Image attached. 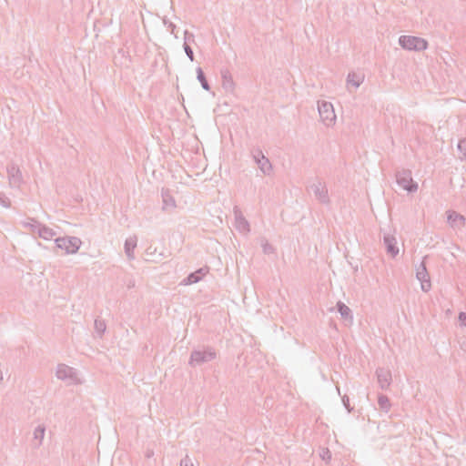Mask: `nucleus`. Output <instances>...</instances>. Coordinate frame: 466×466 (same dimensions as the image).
<instances>
[{"mask_svg":"<svg viewBox=\"0 0 466 466\" xmlns=\"http://www.w3.org/2000/svg\"><path fill=\"white\" fill-rule=\"evenodd\" d=\"M338 312L341 315V317L345 319L349 318H352L350 309L345 305L343 302L339 301L336 305Z\"/></svg>","mask_w":466,"mask_h":466,"instance_id":"4be33fe9","label":"nucleus"},{"mask_svg":"<svg viewBox=\"0 0 466 466\" xmlns=\"http://www.w3.org/2000/svg\"><path fill=\"white\" fill-rule=\"evenodd\" d=\"M319 116L326 126H330L336 120V114L331 103L321 101L318 104Z\"/></svg>","mask_w":466,"mask_h":466,"instance_id":"423d86ee","label":"nucleus"},{"mask_svg":"<svg viewBox=\"0 0 466 466\" xmlns=\"http://www.w3.org/2000/svg\"><path fill=\"white\" fill-rule=\"evenodd\" d=\"M364 76L361 75H359L355 72L349 73L347 76V83L349 85H351L355 88H358L360 84L363 82Z\"/></svg>","mask_w":466,"mask_h":466,"instance_id":"6ab92c4d","label":"nucleus"},{"mask_svg":"<svg viewBox=\"0 0 466 466\" xmlns=\"http://www.w3.org/2000/svg\"><path fill=\"white\" fill-rule=\"evenodd\" d=\"M376 376L380 389L388 390L392 380L390 370L385 368H378L376 370Z\"/></svg>","mask_w":466,"mask_h":466,"instance_id":"9b49d317","label":"nucleus"},{"mask_svg":"<svg viewBox=\"0 0 466 466\" xmlns=\"http://www.w3.org/2000/svg\"><path fill=\"white\" fill-rule=\"evenodd\" d=\"M208 272V268L207 267L200 268L197 269L196 271L191 272L190 274H188L182 280L181 283L184 284V285H192V284L198 283V281H200L204 278V276Z\"/></svg>","mask_w":466,"mask_h":466,"instance_id":"f8f14e48","label":"nucleus"},{"mask_svg":"<svg viewBox=\"0 0 466 466\" xmlns=\"http://www.w3.org/2000/svg\"><path fill=\"white\" fill-rule=\"evenodd\" d=\"M180 466H194L188 456L180 461Z\"/></svg>","mask_w":466,"mask_h":466,"instance_id":"72a5a7b5","label":"nucleus"},{"mask_svg":"<svg viewBox=\"0 0 466 466\" xmlns=\"http://www.w3.org/2000/svg\"><path fill=\"white\" fill-rule=\"evenodd\" d=\"M106 329V323L102 319H96L95 320V329L96 332L98 334V336L101 338L103 334L105 333Z\"/></svg>","mask_w":466,"mask_h":466,"instance_id":"a878e982","label":"nucleus"},{"mask_svg":"<svg viewBox=\"0 0 466 466\" xmlns=\"http://www.w3.org/2000/svg\"><path fill=\"white\" fill-rule=\"evenodd\" d=\"M35 227H37V234L40 238L44 239H51L56 233L52 228H49L46 225L43 224H34Z\"/></svg>","mask_w":466,"mask_h":466,"instance_id":"a211bd4d","label":"nucleus"},{"mask_svg":"<svg viewBox=\"0 0 466 466\" xmlns=\"http://www.w3.org/2000/svg\"><path fill=\"white\" fill-rule=\"evenodd\" d=\"M33 224H41V223L38 222L37 220H35V218H29L28 221L23 222V226L25 228H29L33 233H36L37 232V227H35Z\"/></svg>","mask_w":466,"mask_h":466,"instance_id":"bb28decb","label":"nucleus"},{"mask_svg":"<svg viewBox=\"0 0 466 466\" xmlns=\"http://www.w3.org/2000/svg\"><path fill=\"white\" fill-rule=\"evenodd\" d=\"M458 149L466 157V138L461 139L458 143Z\"/></svg>","mask_w":466,"mask_h":466,"instance_id":"c756f323","label":"nucleus"},{"mask_svg":"<svg viewBox=\"0 0 466 466\" xmlns=\"http://www.w3.org/2000/svg\"><path fill=\"white\" fill-rule=\"evenodd\" d=\"M320 457L323 461H329L331 460V452L329 449H325L322 451V453L320 454Z\"/></svg>","mask_w":466,"mask_h":466,"instance_id":"473e14b6","label":"nucleus"},{"mask_svg":"<svg viewBox=\"0 0 466 466\" xmlns=\"http://www.w3.org/2000/svg\"><path fill=\"white\" fill-rule=\"evenodd\" d=\"M309 189L311 190L316 198L322 204L329 203V197L326 184L322 182L319 177L316 178V182L309 186Z\"/></svg>","mask_w":466,"mask_h":466,"instance_id":"0eeeda50","label":"nucleus"},{"mask_svg":"<svg viewBox=\"0 0 466 466\" xmlns=\"http://www.w3.org/2000/svg\"><path fill=\"white\" fill-rule=\"evenodd\" d=\"M383 243L386 248V251L392 258H395L399 254V248L397 247V240L392 235H385L383 237Z\"/></svg>","mask_w":466,"mask_h":466,"instance_id":"ddd939ff","label":"nucleus"},{"mask_svg":"<svg viewBox=\"0 0 466 466\" xmlns=\"http://www.w3.org/2000/svg\"><path fill=\"white\" fill-rule=\"evenodd\" d=\"M342 403L349 412H350L353 410V408L350 404V398L347 395H344L342 397Z\"/></svg>","mask_w":466,"mask_h":466,"instance_id":"2f4dec72","label":"nucleus"},{"mask_svg":"<svg viewBox=\"0 0 466 466\" xmlns=\"http://www.w3.org/2000/svg\"><path fill=\"white\" fill-rule=\"evenodd\" d=\"M137 237H132L125 241L124 248L125 253L129 259H134V249L137 247Z\"/></svg>","mask_w":466,"mask_h":466,"instance_id":"f3484780","label":"nucleus"},{"mask_svg":"<svg viewBox=\"0 0 466 466\" xmlns=\"http://www.w3.org/2000/svg\"><path fill=\"white\" fill-rule=\"evenodd\" d=\"M416 277L420 282L421 289L425 292L429 291L431 288V283L424 261H421L419 267L416 268Z\"/></svg>","mask_w":466,"mask_h":466,"instance_id":"1a4fd4ad","label":"nucleus"},{"mask_svg":"<svg viewBox=\"0 0 466 466\" xmlns=\"http://www.w3.org/2000/svg\"><path fill=\"white\" fill-rule=\"evenodd\" d=\"M9 185L12 187H19L23 183V176L18 166L11 164L6 167Z\"/></svg>","mask_w":466,"mask_h":466,"instance_id":"9d476101","label":"nucleus"},{"mask_svg":"<svg viewBox=\"0 0 466 466\" xmlns=\"http://www.w3.org/2000/svg\"><path fill=\"white\" fill-rule=\"evenodd\" d=\"M46 428L45 426L38 425L34 431V439L37 441L36 446H40L45 437Z\"/></svg>","mask_w":466,"mask_h":466,"instance_id":"b1692460","label":"nucleus"},{"mask_svg":"<svg viewBox=\"0 0 466 466\" xmlns=\"http://www.w3.org/2000/svg\"><path fill=\"white\" fill-rule=\"evenodd\" d=\"M399 45L403 49L410 51H422L428 47V42L425 39L413 35L400 36Z\"/></svg>","mask_w":466,"mask_h":466,"instance_id":"f03ea898","label":"nucleus"},{"mask_svg":"<svg viewBox=\"0 0 466 466\" xmlns=\"http://www.w3.org/2000/svg\"><path fill=\"white\" fill-rule=\"evenodd\" d=\"M251 154L255 163L258 165L260 171L264 175H269L272 170V165L269 159L267 157H265L261 149H253Z\"/></svg>","mask_w":466,"mask_h":466,"instance_id":"6e6552de","label":"nucleus"},{"mask_svg":"<svg viewBox=\"0 0 466 466\" xmlns=\"http://www.w3.org/2000/svg\"><path fill=\"white\" fill-rule=\"evenodd\" d=\"M222 86L227 91H231L234 88V81L231 74L228 69L221 70Z\"/></svg>","mask_w":466,"mask_h":466,"instance_id":"dca6fc26","label":"nucleus"},{"mask_svg":"<svg viewBox=\"0 0 466 466\" xmlns=\"http://www.w3.org/2000/svg\"><path fill=\"white\" fill-rule=\"evenodd\" d=\"M0 206L5 208L11 207V200L3 192H0Z\"/></svg>","mask_w":466,"mask_h":466,"instance_id":"cd10ccee","label":"nucleus"},{"mask_svg":"<svg viewBox=\"0 0 466 466\" xmlns=\"http://www.w3.org/2000/svg\"><path fill=\"white\" fill-rule=\"evenodd\" d=\"M459 320L466 325V313L465 312H460L459 314Z\"/></svg>","mask_w":466,"mask_h":466,"instance_id":"f704fd0d","label":"nucleus"},{"mask_svg":"<svg viewBox=\"0 0 466 466\" xmlns=\"http://www.w3.org/2000/svg\"><path fill=\"white\" fill-rule=\"evenodd\" d=\"M169 27L171 29V33L174 34V29L176 28V25L173 23H170Z\"/></svg>","mask_w":466,"mask_h":466,"instance_id":"c9c22d12","label":"nucleus"},{"mask_svg":"<svg viewBox=\"0 0 466 466\" xmlns=\"http://www.w3.org/2000/svg\"><path fill=\"white\" fill-rule=\"evenodd\" d=\"M134 285H135V283H134V282H133V283H129V284H128V288L134 287Z\"/></svg>","mask_w":466,"mask_h":466,"instance_id":"e433bc0d","label":"nucleus"},{"mask_svg":"<svg viewBox=\"0 0 466 466\" xmlns=\"http://www.w3.org/2000/svg\"><path fill=\"white\" fill-rule=\"evenodd\" d=\"M81 240L77 237H64L56 239L58 248L65 249L66 254H75L78 251Z\"/></svg>","mask_w":466,"mask_h":466,"instance_id":"39448f33","label":"nucleus"},{"mask_svg":"<svg viewBox=\"0 0 466 466\" xmlns=\"http://www.w3.org/2000/svg\"><path fill=\"white\" fill-rule=\"evenodd\" d=\"M162 198H163V208L166 209L167 208H175L176 207V201L174 198L167 191H162Z\"/></svg>","mask_w":466,"mask_h":466,"instance_id":"5701e85b","label":"nucleus"},{"mask_svg":"<svg viewBox=\"0 0 466 466\" xmlns=\"http://www.w3.org/2000/svg\"><path fill=\"white\" fill-rule=\"evenodd\" d=\"M398 185L409 193L416 192L418 189V183L412 178L411 171L410 169L398 170L395 174Z\"/></svg>","mask_w":466,"mask_h":466,"instance_id":"7ed1b4c3","label":"nucleus"},{"mask_svg":"<svg viewBox=\"0 0 466 466\" xmlns=\"http://www.w3.org/2000/svg\"><path fill=\"white\" fill-rule=\"evenodd\" d=\"M235 218H236V228L243 233H248L250 231V226L248 221L243 217L240 212L235 211Z\"/></svg>","mask_w":466,"mask_h":466,"instance_id":"4468645a","label":"nucleus"},{"mask_svg":"<svg viewBox=\"0 0 466 466\" xmlns=\"http://www.w3.org/2000/svg\"><path fill=\"white\" fill-rule=\"evenodd\" d=\"M194 40H195L194 35L186 30L184 32V44H188L189 42H194Z\"/></svg>","mask_w":466,"mask_h":466,"instance_id":"7c9ffc66","label":"nucleus"},{"mask_svg":"<svg viewBox=\"0 0 466 466\" xmlns=\"http://www.w3.org/2000/svg\"><path fill=\"white\" fill-rule=\"evenodd\" d=\"M378 404L380 409L385 412H388L391 406L390 399L384 394H379Z\"/></svg>","mask_w":466,"mask_h":466,"instance_id":"412c9836","label":"nucleus"},{"mask_svg":"<svg viewBox=\"0 0 466 466\" xmlns=\"http://www.w3.org/2000/svg\"><path fill=\"white\" fill-rule=\"evenodd\" d=\"M184 50L190 61H194V52L188 44L183 45Z\"/></svg>","mask_w":466,"mask_h":466,"instance_id":"c85d7f7f","label":"nucleus"},{"mask_svg":"<svg viewBox=\"0 0 466 466\" xmlns=\"http://www.w3.org/2000/svg\"><path fill=\"white\" fill-rule=\"evenodd\" d=\"M448 222L452 227H461L465 223V218L456 211H448Z\"/></svg>","mask_w":466,"mask_h":466,"instance_id":"2eb2a0df","label":"nucleus"},{"mask_svg":"<svg viewBox=\"0 0 466 466\" xmlns=\"http://www.w3.org/2000/svg\"><path fill=\"white\" fill-rule=\"evenodd\" d=\"M217 358L216 350L211 347H202L191 351L188 364L191 367H197L212 361Z\"/></svg>","mask_w":466,"mask_h":466,"instance_id":"f257e3e1","label":"nucleus"},{"mask_svg":"<svg viewBox=\"0 0 466 466\" xmlns=\"http://www.w3.org/2000/svg\"><path fill=\"white\" fill-rule=\"evenodd\" d=\"M56 375L58 380H64L67 384L77 385L82 383L76 370L66 364H58Z\"/></svg>","mask_w":466,"mask_h":466,"instance_id":"20e7f679","label":"nucleus"},{"mask_svg":"<svg viewBox=\"0 0 466 466\" xmlns=\"http://www.w3.org/2000/svg\"><path fill=\"white\" fill-rule=\"evenodd\" d=\"M196 72H197V79L201 84L202 88L207 91L210 90V86L207 80V77H206V75H205L203 69L198 66L197 68Z\"/></svg>","mask_w":466,"mask_h":466,"instance_id":"aec40b11","label":"nucleus"},{"mask_svg":"<svg viewBox=\"0 0 466 466\" xmlns=\"http://www.w3.org/2000/svg\"><path fill=\"white\" fill-rule=\"evenodd\" d=\"M260 245L264 254L269 255L275 252V248L265 238H260Z\"/></svg>","mask_w":466,"mask_h":466,"instance_id":"393cba45","label":"nucleus"}]
</instances>
